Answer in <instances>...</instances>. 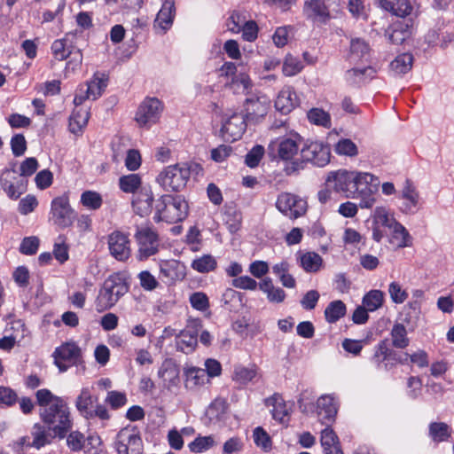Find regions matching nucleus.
<instances>
[{
	"mask_svg": "<svg viewBox=\"0 0 454 454\" xmlns=\"http://www.w3.org/2000/svg\"><path fill=\"white\" fill-rule=\"evenodd\" d=\"M142 180L138 174L122 176L119 179L120 189L126 193H134L141 185Z\"/></svg>",
	"mask_w": 454,
	"mask_h": 454,
	"instance_id": "48",
	"label": "nucleus"
},
{
	"mask_svg": "<svg viewBox=\"0 0 454 454\" xmlns=\"http://www.w3.org/2000/svg\"><path fill=\"white\" fill-rule=\"evenodd\" d=\"M303 67V63L299 57L289 54L285 58L282 71L286 76H294L299 74Z\"/></svg>",
	"mask_w": 454,
	"mask_h": 454,
	"instance_id": "51",
	"label": "nucleus"
},
{
	"mask_svg": "<svg viewBox=\"0 0 454 454\" xmlns=\"http://www.w3.org/2000/svg\"><path fill=\"white\" fill-rule=\"evenodd\" d=\"M377 70L372 67L351 68L345 74V79L351 84H360L375 77Z\"/></svg>",
	"mask_w": 454,
	"mask_h": 454,
	"instance_id": "33",
	"label": "nucleus"
},
{
	"mask_svg": "<svg viewBox=\"0 0 454 454\" xmlns=\"http://www.w3.org/2000/svg\"><path fill=\"white\" fill-rule=\"evenodd\" d=\"M372 220L374 221L376 224H380L388 230L397 223L389 210L384 206L376 207L374 208L372 214Z\"/></svg>",
	"mask_w": 454,
	"mask_h": 454,
	"instance_id": "42",
	"label": "nucleus"
},
{
	"mask_svg": "<svg viewBox=\"0 0 454 454\" xmlns=\"http://www.w3.org/2000/svg\"><path fill=\"white\" fill-rule=\"evenodd\" d=\"M317 414L322 423L333 419L338 412L339 403L333 394L323 395L317 401Z\"/></svg>",
	"mask_w": 454,
	"mask_h": 454,
	"instance_id": "28",
	"label": "nucleus"
},
{
	"mask_svg": "<svg viewBox=\"0 0 454 454\" xmlns=\"http://www.w3.org/2000/svg\"><path fill=\"white\" fill-rule=\"evenodd\" d=\"M51 215L55 224L66 228L70 226L75 214L69 203V198L64 194L52 200L51 203Z\"/></svg>",
	"mask_w": 454,
	"mask_h": 454,
	"instance_id": "16",
	"label": "nucleus"
},
{
	"mask_svg": "<svg viewBox=\"0 0 454 454\" xmlns=\"http://www.w3.org/2000/svg\"><path fill=\"white\" fill-rule=\"evenodd\" d=\"M390 335L393 346L397 348H404L410 343L406 328L402 324L394 325Z\"/></svg>",
	"mask_w": 454,
	"mask_h": 454,
	"instance_id": "46",
	"label": "nucleus"
},
{
	"mask_svg": "<svg viewBox=\"0 0 454 454\" xmlns=\"http://www.w3.org/2000/svg\"><path fill=\"white\" fill-rule=\"evenodd\" d=\"M51 50L54 59L59 61L65 60L73 52L65 39L55 40L51 46Z\"/></svg>",
	"mask_w": 454,
	"mask_h": 454,
	"instance_id": "54",
	"label": "nucleus"
},
{
	"mask_svg": "<svg viewBox=\"0 0 454 454\" xmlns=\"http://www.w3.org/2000/svg\"><path fill=\"white\" fill-rule=\"evenodd\" d=\"M390 353L391 350L388 348L387 340H381L374 348L372 360L380 367L381 364L388 358Z\"/></svg>",
	"mask_w": 454,
	"mask_h": 454,
	"instance_id": "61",
	"label": "nucleus"
},
{
	"mask_svg": "<svg viewBox=\"0 0 454 454\" xmlns=\"http://www.w3.org/2000/svg\"><path fill=\"white\" fill-rule=\"evenodd\" d=\"M356 170L340 169L332 172L326 178V185L338 192H342L346 198H354Z\"/></svg>",
	"mask_w": 454,
	"mask_h": 454,
	"instance_id": "13",
	"label": "nucleus"
},
{
	"mask_svg": "<svg viewBox=\"0 0 454 454\" xmlns=\"http://www.w3.org/2000/svg\"><path fill=\"white\" fill-rule=\"evenodd\" d=\"M135 239L138 246L137 256L140 261L155 254L159 250V236L151 226L137 227Z\"/></svg>",
	"mask_w": 454,
	"mask_h": 454,
	"instance_id": "11",
	"label": "nucleus"
},
{
	"mask_svg": "<svg viewBox=\"0 0 454 454\" xmlns=\"http://www.w3.org/2000/svg\"><path fill=\"white\" fill-rule=\"evenodd\" d=\"M347 308L340 300L331 301L325 309V320L330 323H335L345 316Z\"/></svg>",
	"mask_w": 454,
	"mask_h": 454,
	"instance_id": "41",
	"label": "nucleus"
},
{
	"mask_svg": "<svg viewBox=\"0 0 454 454\" xmlns=\"http://www.w3.org/2000/svg\"><path fill=\"white\" fill-rule=\"evenodd\" d=\"M355 181L356 191L353 199L359 200L361 208H372L377 201L375 194L380 184L379 177L369 172L356 171Z\"/></svg>",
	"mask_w": 454,
	"mask_h": 454,
	"instance_id": "6",
	"label": "nucleus"
},
{
	"mask_svg": "<svg viewBox=\"0 0 454 454\" xmlns=\"http://www.w3.org/2000/svg\"><path fill=\"white\" fill-rule=\"evenodd\" d=\"M259 376V368L256 364L248 366L239 364L234 367L232 380L239 385L246 386L254 382Z\"/></svg>",
	"mask_w": 454,
	"mask_h": 454,
	"instance_id": "31",
	"label": "nucleus"
},
{
	"mask_svg": "<svg viewBox=\"0 0 454 454\" xmlns=\"http://www.w3.org/2000/svg\"><path fill=\"white\" fill-rule=\"evenodd\" d=\"M429 437L434 442H446L451 435V429L444 422H432L428 427Z\"/></svg>",
	"mask_w": 454,
	"mask_h": 454,
	"instance_id": "40",
	"label": "nucleus"
},
{
	"mask_svg": "<svg viewBox=\"0 0 454 454\" xmlns=\"http://www.w3.org/2000/svg\"><path fill=\"white\" fill-rule=\"evenodd\" d=\"M270 108L268 96L258 93L247 98L244 103L245 118L248 123H258L267 115Z\"/></svg>",
	"mask_w": 454,
	"mask_h": 454,
	"instance_id": "12",
	"label": "nucleus"
},
{
	"mask_svg": "<svg viewBox=\"0 0 454 454\" xmlns=\"http://www.w3.org/2000/svg\"><path fill=\"white\" fill-rule=\"evenodd\" d=\"M164 109L163 103L154 97L145 98L138 106L135 121L141 128H151L156 124Z\"/></svg>",
	"mask_w": 454,
	"mask_h": 454,
	"instance_id": "7",
	"label": "nucleus"
},
{
	"mask_svg": "<svg viewBox=\"0 0 454 454\" xmlns=\"http://www.w3.org/2000/svg\"><path fill=\"white\" fill-rule=\"evenodd\" d=\"M179 368L171 358H166L158 370V377L161 380L164 388L171 390L179 384Z\"/></svg>",
	"mask_w": 454,
	"mask_h": 454,
	"instance_id": "23",
	"label": "nucleus"
},
{
	"mask_svg": "<svg viewBox=\"0 0 454 454\" xmlns=\"http://www.w3.org/2000/svg\"><path fill=\"white\" fill-rule=\"evenodd\" d=\"M101 195L94 191H85L81 195V203L87 208L97 210L102 206Z\"/></svg>",
	"mask_w": 454,
	"mask_h": 454,
	"instance_id": "55",
	"label": "nucleus"
},
{
	"mask_svg": "<svg viewBox=\"0 0 454 454\" xmlns=\"http://www.w3.org/2000/svg\"><path fill=\"white\" fill-rule=\"evenodd\" d=\"M370 54V46L361 38H352L350 41L348 59L350 62H358L366 59Z\"/></svg>",
	"mask_w": 454,
	"mask_h": 454,
	"instance_id": "34",
	"label": "nucleus"
},
{
	"mask_svg": "<svg viewBox=\"0 0 454 454\" xmlns=\"http://www.w3.org/2000/svg\"><path fill=\"white\" fill-rule=\"evenodd\" d=\"M128 291L129 286L121 273L110 275L98 291L95 309L101 313L112 309Z\"/></svg>",
	"mask_w": 454,
	"mask_h": 454,
	"instance_id": "3",
	"label": "nucleus"
},
{
	"mask_svg": "<svg viewBox=\"0 0 454 454\" xmlns=\"http://www.w3.org/2000/svg\"><path fill=\"white\" fill-rule=\"evenodd\" d=\"M93 403V396L88 387H82L75 399V408L85 419H90V407Z\"/></svg>",
	"mask_w": 454,
	"mask_h": 454,
	"instance_id": "36",
	"label": "nucleus"
},
{
	"mask_svg": "<svg viewBox=\"0 0 454 454\" xmlns=\"http://www.w3.org/2000/svg\"><path fill=\"white\" fill-rule=\"evenodd\" d=\"M115 448L118 454H142L143 442L135 426H128L119 431Z\"/></svg>",
	"mask_w": 454,
	"mask_h": 454,
	"instance_id": "9",
	"label": "nucleus"
},
{
	"mask_svg": "<svg viewBox=\"0 0 454 454\" xmlns=\"http://www.w3.org/2000/svg\"><path fill=\"white\" fill-rule=\"evenodd\" d=\"M33 442L31 445L40 449L50 442L48 434L43 426L35 424L32 429Z\"/></svg>",
	"mask_w": 454,
	"mask_h": 454,
	"instance_id": "57",
	"label": "nucleus"
},
{
	"mask_svg": "<svg viewBox=\"0 0 454 454\" xmlns=\"http://www.w3.org/2000/svg\"><path fill=\"white\" fill-rule=\"evenodd\" d=\"M388 293L394 303L402 304L408 298V293L398 282H391L388 286Z\"/></svg>",
	"mask_w": 454,
	"mask_h": 454,
	"instance_id": "59",
	"label": "nucleus"
},
{
	"mask_svg": "<svg viewBox=\"0 0 454 454\" xmlns=\"http://www.w3.org/2000/svg\"><path fill=\"white\" fill-rule=\"evenodd\" d=\"M301 137L297 133H291L271 141L268 146L269 154L283 161H289L294 170L302 168L301 160Z\"/></svg>",
	"mask_w": 454,
	"mask_h": 454,
	"instance_id": "2",
	"label": "nucleus"
},
{
	"mask_svg": "<svg viewBox=\"0 0 454 454\" xmlns=\"http://www.w3.org/2000/svg\"><path fill=\"white\" fill-rule=\"evenodd\" d=\"M254 444L264 451H270L272 448V442L269 434L262 427H257L253 431Z\"/></svg>",
	"mask_w": 454,
	"mask_h": 454,
	"instance_id": "53",
	"label": "nucleus"
},
{
	"mask_svg": "<svg viewBox=\"0 0 454 454\" xmlns=\"http://www.w3.org/2000/svg\"><path fill=\"white\" fill-rule=\"evenodd\" d=\"M54 364L60 372H66L72 366L82 363V352L78 344L73 340L67 341L56 348L53 352Z\"/></svg>",
	"mask_w": 454,
	"mask_h": 454,
	"instance_id": "8",
	"label": "nucleus"
},
{
	"mask_svg": "<svg viewBox=\"0 0 454 454\" xmlns=\"http://www.w3.org/2000/svg\"><path fill=\"white\" fill-rule=\"evenodd\" d=\"M276 207L283 215L294 219L301 216L307 209L305 200L287 192L278 195Z\"/></svg>",
	"mask_w": 454,
	"mask_h": 454,
	"instance_id": "19",
	"label": "nucleus"
},
{
	"mask_svg": "<svg viewBox=\"0 0 454 454\" xmlns=\"http://www.w3.org/2000/svg\"><path fill=\"white\" fill-rule=\"evenodd\" d=\"M18 401L17 393L9 387L0 386V406L11 407Z\"/></svg>",
	"mask_w": 454,
	"mask_h": 454,
	"instance_id": "64",
	"label": "nucleus"
},
{
	"mask_svg": "<svg viewBox=\"0 0 454 454\" xmlns=\"http://www.w3.org/2000/svg\"><path fill=\"white\" fill-rule=\"evenodd\" d=\"M399 198L403 200L401 211L404 214L414 215L421 207V199L416 185L406 179L400 191Z\"/></svg>",
	"mask_w": 454,
	"mask_h": 454,
	"instance_id": "20",
	"label": "nucleus"
},
{
	"mask_svg": "<svg viewBox=\"0 0 454 454\" xmlns=\"http://www.w3.org/2000/svg\"><path fill=\"white\" fill-rule=\"evenodd\" d=\"M137 278L141 287L145 291L152 292L160 286L156 278L148 270L141 271Z\"/></svg>",
	"mask_w": 454,
	"mask_h": 454,
	"instance_id": "62",
	"label": "nucleus"
},
{
	"mask_svg": "<svg viewBox=\"0 0 454 454\" xmlns=\"http://www.w3.org/2000/svg\"><path fill=\"white\" fill-rule=\"evenodd\" d=\"M175 17V3L166 0L154 20V28L157 33L165 34L172 26Z\"/></svg>",
	"mask_w": 454,
	"mask_h": 454,
	"instance_id": "27",
	"label": "nucleus"
},
{
	"mask_svg": "<svg viewBox=\"0 0 454 454\" xmlns=\"http://www.w3.org/2000/svg\"><path fill=\"white\" fill-rule=\"evenodd\" d=\"M153 193L151 188L143 187L135 194L132 200V208L134 213L141 217L149 215L153 210Z\"/></svg>",
	"mask_w": 454,
	"mask_h": 454,
	"instance_id": "26",
	"label": "nucleus"
},
{
	"mask_svg": "<svg viewBox=\"0 0 454 454\" xmlns=\"http://www.w3.org/2000/svg\"><path fill=\"white\" fill-rule=\"evenodd\" d=\"M320 442L323 450H326L328 448L340 446L338 436L330 427H325L324 430H322Z\"/></svg>",
	"mask_w": 454,
	"mask_h": 454,
	"instance_id": "60",
	"label": "nucleus"
},
{
	"mask_svg": "<svg viewBox=\"0 0 454 454\" xmlns=\"http://www.w3.org/2000/svg\"><path fill=\"white\" fill-rule=\"evenodd\" d=\"M108 247L111 254L119 261H125L130 255L129 239L120 231L109 235Z\"/></svg>",
	"mask_w": 454,
	"mask_h": 454,
	"instance_id": "25",
	"label": "nucleus"
},
{
	"mask_svg": "<svg viewBox=\"0 0 454 454\" xmlns=\"http://www.w3.org/2000/svg\"><path fill=\"white\" fill-rule=\"evenodd\" d=\"M265 405L270 408L272 417L280 423H286L288 419L289 411L283 397L274 394L265 400Z\"/></svg>",
	"mask_w": 454,
	"mask_h": 454,
	"instance_id": "30",
	"label": "nucleus"
},
{
	"mask_svg": "<svg viewBox=\"0 0 454 454\" xmlns=\"http://www.w3.org/2000/svg\"><path fill=\"white\" fill-rule=\"evenodd\" d=\"M159 269L160 276L167 284L181 281L185 277L184 264L175 259L160 261Z\"/></svg>",
	"mask_w": 454,
	"mask_h": 454,
	"instance_id": "22",
	"label": "nucleus"
},
{
	"mask_svg": "<svg viewBox=\"0 0 454 454\" xmlns=\"http://www.w3.org/2000/svg\"><path fill=\"white\" fill-rule=\"evenodd\" d=\"M414 33V22L411 19L399 20L391 23L385 30V37L392 44H403L409 42Z\"/></svg>",
	"mask_w": 454,
	"mask_h": 454,
	"instance_id": "18",
	"label": "nucleus"
},
{
	"mask_svg": "<svg viewBox=\"0 0 454 454\" xmlns=\"http://www.w3.org/2000/svg\"><path fill=\"white\" fill-rule=\"evenodd\" d=\"M299 260L301 267L309 273L317 272L323 265L322 257L315 252L301 253Z\"/></svg>",
	"mask_w": 454,
	"mask_h": 454,
	"instance_id": "38",
	"label": "nucleus"
},
{
	"mask_svg": "<svg viewBox=\"0 0 454 454\" xmlns=\"http://www.w3.org/2000/svg\"><path fill=\"white\" fill-rule=\"evenodd\" d=\"M185 375V386L188 388H193L197 386L202 385L205 383L206 371L201 368L197 367H190L187 368L184 372Z\"/></svg>",
	"mask_w": 454,
	"mask_h": 454,
	"instance_id": "43",
	"label": "nucleus"
},
{
	"mask_svg": "<svg viewBox=\"0 0 454 454\" xmlns=\"http://www.w3.org/2000/svg\"><path fill=\"white\" fill-rule=\"evenodd\" d=\"M331 150L328 145L321 141H310L301 149L302 168L304 163L310 162L317 167H325L330 162Z\"/></svg>",
	"mask_w": 454,
	"mask_h": 454,
	"instance_id": "10",
	"label": "nucleus"
},
{
	"mask_svg": "<svg viewBox=\"0 0 454 454\" xmlns=\"http://www.w3.org/2000/svg\"><path fill=\"white\" fill-rule=\"evenodd\" d=\"M227 403L225 400L222 398L215 399L207 410V414L210 420L220 421L223 419L224 414L226 413Z\"/></svg>",
	"mask_w": 454,
	"mask_h": 454,
	"instance_id": "50",
	"label": "nucleus"
},
{
	"mask_svg": "<svg viewBox=\"0 0 454 454\" xmlns=\"http://www.w3.org/2000/svg\"><path fill=\"white\" fill-rule=\"evenodd\" d=\"M247 121L244 114L233 113L222 124L221 137L226 142H234L241 138L247 129Z\"/></svg>",
	"mask_w": 454,
	"mask_h": 454,
	"instance_id": "17",
	"label": "nucleus"
},
{
	"mask_svg": "<svg viewBox=\"0 0 454 454\" xmlns=\"http://www.w3.org/2000/svg\"><path fill=\"white\" fill-rule=\"evenodd\" d=\"M39 239L35 236L24 238L20 246V252L26 255L35 254L39 247Z\"/></svg>",
	"mask_w": 454,
	"mask_h": 454,
	"instance_id": "63",
	"label": "nucleus"
},
{
	"mask_svg": "<svg viewBox=\"0 0 454 454\" xmlns=\"http://www.w3.org/2000/svg\"><path fill=\"white\" fill-rule=\"evenodd\" d=\"M384 294L380 290H371L363 298V305L369 311H375L383 304Z\"/></svg>",
	"mask_w": 454,
	"mask_h": 454,
	"instance_id": "49",
	"label": "nucleus"
},
{
	"mask_svg": "<svg viewBox=\"0 0 454 454\" xmlns=\"http://www.w3.org/2000/svg\"><path fill=\"white\" fill-rule=\"evenodd\" d=\"M108 76L105 73L97 72L86 83V89L80 88L74 96L75 106L82 105L86 99L96 100L107 86Z\"/></svg>",
	"mask_w": 454,
	"mask_h": 454,
	"instance_id": "14",
	"label": "nucleus"
},
{
	"mask_svg": "<svg viewBox=\"0 0 454 454\" xmlns=\"http://www.w3.org/2000/svg\"><path fill=\"white\" fill-rule=\"evenodd\" d=\"M215 444V437L213 435H207L196 437L188 444V447L192 453H201L213 448Z\"/></svg>",
	"mask_w": 454,
	"mask_h": 454,
	"instance_id": "47",
	"label": "nucleus"
},
{
	"mask_svg": "<svg viewBox=\"0 0 454 454\" xmlns=\"http://www.w3.org/2000/svg\"><path fill=\"white\" fill-rule=\"evenodd\" d=\"M381 8L392 14L405 18L411 14L413 6L409 0H379Z\"/></svg>",
	"mask_w": 454,
	"mask_h": 454,
	"instance_id": "32",
	"label": "nucleus"
},
{
	"mask_svg": "<svg viewBox=\"0 0 454 454\" xmlns=\"http://www.w3.org/2000/svg\"><path fill=\"white\" fill-rule=\"evenodd\" d=\"M188 214V204L181 196L162 195L155 205L154 221L169 223L183 221Z\"/></svg>",
	"mask_w": 454,
	"mask_h": 454,
	"instance_id": "4",
	"label": "nucleus"
},
{
	"mask_svg": "<svg viewBox=\"0 0 454 454\" xmlns=\"http://www.w3.org/2000/svg\"><path fill=\"white\" fill-rule=\"evenodd\" d=\"M82 63V54L80 50L73 51L71 53V59L67 62L64 69L65 77H68L71 74H75L80 70Z\"/></svg>",
	"mask_w": 454,
	"mask_h": 454,
	"instance_id": "58",
	"label": "nucleus"
},
{
	"mask_svg": "<svg viewBox=\"0 0 454 454\" xmlns=\"http://www.w3.org/2000/svg\"><path fill=\"white\" fill-rule=\"evenodd\" d=\"M302 12L307 20L317 24H325L331 18L328 8L321 0H306Z\"/></svg>",
	"mask_w": 454,
	"mask_h": 454,
	"instance_id": "24",
	"label": "nucleus"
},
{
	"mask_svg": "<svg viewBox=\"0 0 454 454\" xmlns=\"http://www.w3.org/2000/svg\"><path fill=\"white\" fill-rule=\"evenodd\" d=\"M90 118V113L83 108L75 109L69 118V130L74 135H79L86 127Z\"/></svg>",
	"mask_w": 454,
	"mask_h": 454,
	"instance_id": "37",
	"label": "nucleus"
},
{
	"mask_svg": "<svg viewBox=\"0 0 454 454\" xmlns=\"http://www.w3.org/2000/svg\"><path fill=\"white\" fill-rule=\"evenodd\" d=\"M191 176V165L180 162L165 167L157 176L156 182L167 192L184 189Z\"/></svg>",
	"mask_w": 454,
	"mask_h": 454,
	"instance_id": "5",
	"label": "nucleus"
},
{
	"mask_svg": "<svg viewBox=\"0 0 454 454\" xmlns=\"http://www.w3.org/2000/svg\"><path fill=\"white\" fill-rule=\"evenodd\" d=\"M201 329V321L198 318L190 319L186 327L180 332L176 338V347L184 353L192 352L198 342V334Z\"/></svg>",
	"mask_w": 454,
	"mask_h": 454,
	"instance_id": "21",
	"label": "nucleus"
},
{
	"mask_svg": "<svg viewBox=\"0 0 454 454\" xmlns=\"http://www.w3.org/2000/svg\"><path fill=\"white\" fill-rule=\"evenodd\" d=\"M310 123L329 129L332 125L331 115L322 108H311L307 113Z\"/></svg>",
	"mask_w": 454,
	"mask_h": 454,
	"instance_id": "45",
	"label": "nucleus"
},
{
	"mask_svg": "<svg viewBox=\"0 0 454 454\" xmlns=\"http://www.w3.org/2000/svg\"><path fill=\"white\" fill-rule=\"evenodd\" d=\"M217 262L211 254H203L196 257L191 264V267L197 272L207 273L216 268Z\"/></svg>",
	"mask_w": 454,
	"mask_h": 454,
	"instance_id": "44",
	"label": "nucleus"
},
{
	"mask_svg": "<svg viewBox=\"0 0 454 454\" xmlns=\"http://www.w3.org/2000/svg\"><path fill=\"white\" fill-rule=\"evenodd\" d=\"M36 403L41 408L40 416L49 429L60 437H65L72 427L69 407L60 396L53 395L49 389L42 388L35 393Z\"/></svg>",
	"mask_w": 454,
	"mask_h": 454,
	"instance_id": "1",
	"label": "nucleus"
},
{
	"mask_svg": "<svg viewBox=\"0 0 454 454\" xmlns=\"http://www.w3.org/2000/svg\"><path fill=\"white\" fill-rule=\"evenodd\" d=\"M389 243L396 248L410 247L411 236L405 227L400 223H396L390 230Z\"/></svg>",
	"mask_w": 454,
	"mask_h": 454,
	"instance_id": "35",
	"label": "nucleus"
},
{
	"mask_svg": "<svg viewBox=\"0 0 454 454\" xmlns=\"http://www.w3.org/2000/svg\"><path fill=\"white\" fill-rule=\"evenodd\" d=\"M27 181L14 168H6L0 175V185L8 198L17 200L27 191Z\"/></svg>",
	"mask_w": 454,
	"mask_h": 454,
	"instance_id": "15",
	"label": "nucleus"
},
{
	"mask_svg": "<svg viewBox=\"0 0 454 454\" xmlns=\"http://www.w3.org/2000/svg\"><path fill=\"white\" fill-rule=\"evenodd\" d=\"M247 21V20L244 12H233L226 20V27L230 32L239 34Z\"/></svg>",
	"mask_w": 454,
	"mask_h": 454,
	"instance_id": "56",
	"label": "nucleus"
},
{
	"mask_svg": "<svg viewBox=\"0 0 454 454\" xmlns=\"http://www.w3.org/2000/svg\"><path fill=\"white\" fill-rule=\"evenodd\" d=\"M334 152L340 156L355 157L358 148L351 139L341 138L334 145Z\"/></svg>",
	"mask_w": 454,
	"mask_h": 454,
	"instance_id": "52",
	"label": "nucleus"
},
{
	"mask_svg": "<svg viewBox=\"0 0 454 454\" xmlns=\"http://www.w3.org/2000/svg\"><path fill=\"white\" fill-rule=\"evenodd\" d=\"M413 56L411 53H402L390 62V70L396 75H401L411 70Z\"/></svg>",
	"mask_w": 454,
	"mask_h": 454,
	"instance_id": "39",
	"label": "nucleus"
},
{
	"mask_svg": "<svg viewBox=\"0 0 454 454\" xmlns=\"http://www.w3.org/2000/svg\"><path fill=\"white\" fill-rule=\"evenodd\" d=\"M299 104L298 97L290 86L284 87L275 100V108L283 114L291 113Z\"/></svg>",
	"mask_w": 454,
	"mask_h": 454,
	"instance_id": "29",
	"label": "nucleus"
}]
</instances>
